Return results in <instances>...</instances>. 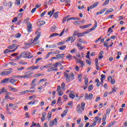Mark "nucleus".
<instances>
[{
	"label": "nucleus",
	"mask_w": 127,
	"mask_h": 127,
	"mask_svg": "<svg viewBox=\"0 0 127 127\" xmlns=\"http://www.w3.org/2000/svg\"><path fill=\"white\" fill-rule=\"evenodd\" d=\"M85 106H86V104L84 102H82L81 103V106L80 104L77 105V113H79V114H81L82 112V111H84L85 108Z\"/></svg>",
	"instance_id": "obj_1"
},
{
	"label": "nucleus",
	"mask_w": 127,
	"mask_h": 127,
	"mask_svg": "<svg viewBox=\"0 0 127 127\" xmlns=\"http://www.w3.org/2000/svg\"><path fill=\"white\" fill-rule=\"evenodd\" d=\"M12 68H9V71H4L1 72L0 75L1 76H7V75H10V74H11L12 73Z\"/></svg>",
	"instance_id": "obj_2"
},
{
	"label": "nucleus",
	"mask_w": 127,
	"mask_h": 127,
	"mask_svg": "<svg viewBox=\"0 0 127 127\" xmlns=\"http://www.w3.org/2000/svg\"><path fill=\"white\" fill-rule=\"evenodd\" d=\"M73 40H76V35H77V37H82V36H83V33H78L77 31H74L73 32Z\"/></svg>",
	"instance_id": "obj_3"
},
{
	"label": "nucleus",
	"mask_w": 127,
	"mask_h": 127,
	"mask_svg": "<svg viewBox=\"0 0 127 127\" xmlns=\"http://www.w3.org/2000/svg\"><path fill=\"white\" fill-rule=\"evenodd\" d=\"M27 30L28 32H31L32 31V24H31L30 22L27 23Z\"/></svg>",
	"instance_id": "obj_4"
},
{
	"label": "nucleus",
	"mask_w": 127,
	"mask_h": 127,
	"mask_svg": "<svg viewBox=\"0 0 127 127\" xmlns=\"http://www.w3.org/2000/svg\"><path fill=\"white\" fill-rule=\"evenodd\" d=\"M57 118H55L53 121H51L49 123V127H53V126H57Z\"/></svg>",
	"instance_id": "obj_5"
},
{
	"label": "nucleus",
	"mask_w": 127,
	"mask_h": 127,
	"mask_svg": "<svg viewBox=\"0 0 127 127\" xmlns=\"http://www.w3.org/2000/svg\"><path fill=\"white\" fill-rule=\"evenodd\" d=\"M40 36H41V33L39 32L36 37L34 39L33 42H32V44L34 43V42H37L38 39L40 38Z\"/></svg>",
	"instance_id": "obj_6"
},
{
	"label": "nucleus",
	"mask_w": 127,
	"mask_h": 127,
	"mask_svg": "<svg viewBox=\"0 0 127 127\" xmlns=\"http://www.w3.org/2000/svg\"><path fill=\"white\" fill-rule=\"evenodd\" d=\"M64 76L66 77V82H69L70 80V78H71V76L69 74H68V73L64 72Z\"/></svg>",
	"instance_id": "obj_7"
},
{
	"label": "nucleus",
	"mask_w": 127,
	"mask_h": 127,
	"mask_svg": "<svg viewBox=\"0 0 127 127\" xmlns=\"http://www.w3.org/2000/svg\"><path fill=\"white\" fill-rule=\"evenodd\" d=\"M10 78H6L2 80L0 82V84H4L5 83H8L9 82Z\"/></svg>",
	"instance_id": "obj_8"
},
{
	"label": "nucleus",
	"mask_w": 127,
	"mask_h": 127,
	"mask_svg": "<svg viewBox=\"0 0 127 127\" xmlns=\"http://www.w3.org/2000/svg\"><path fill=\"white\" fill-rule=\"evenodd\" d=\"M98 4H99V2H95V3H94L93 4L91 5L90 6V9H93V8H95V7H96V6H97Z\"/></svg>",
	"instance_id": "obj_9"
},
{
	"label": "nucleus",
	"mask_w": 127,
	"mask_h": 127,
	"mask_svg": "<svg viewBox=\"0 0 127 127\" xmlns=\"http://www.w3.org/2000/svg\"><path fill=\"white\" fill-rule=\"evenodd\" d=\"M74 92L73 91H70V94L69 95V98L71 99H74L75 98Z\"/></svg>",
	"instance_id": "obj_10"
},
{
	"label": "nucleus",
	"mask_w": 127,
	"mask_h": 127,
	"mask_svg": "<svg viewBox=\"0 0 127 127\" xmlns=\"http://www.w3.org/2000/svg\"><path fill=\"white\" fill-rule=\"evenodd\" d=\"M70 40H71V42H74V41H75V40H74V35H72V37L68 38L66 40V42H68V41H70Z\"/></svg>",
	"instance_id": "obj_11"
},
{
	"label": "nucleus",
	"mask_w": 127,
	"mask_h": 127,
	"mask_svg": "<svg viewBox=\"0 0 127 127\" xmlns=\"http://www.w3.org/2000/svg\"><path fill=\"white\" fill-rule=\"evenodd\" d=\"M0 93L5 94V93H7V90L5 89V88L3 87L1 89H0Z\"/></svg>",
	"instance_id": "obj_12"
},
{
	"label": "nucleus",
	"mask_w": 127,
	"mask_h": 127,
	"mask_svg": "<svg viewBox=\"0 0 127 127\" xmlns=\"http://www.w3.org/2000/svg\"><path fill=\"white\" fill-rule=\"evenodd\" d=\"M21 57L23 58H27V53L25 52H23L21 54Z\"/></svg>",
	"instance_id": "obj_13"
},
{
	"label": "nucleus",
	"mask_w": 127,
	"mask_h": 127,
	"mask_svg": "<svg viewBox=\"0 0 127 127\" xmlns=\"http://www.w3.org/2000/svg\"><path fill=\"white\" fill-rule=\"evenodd\" d=\"M39 68V65L38 66H32L30 67H28L27 68L28 70H30V69H32V70H35V69H38Z\"/></svg>",
	"instance_id": "obj_14"
},
{
	"label": "nucleus",
	"mask_w": 127,
	"mask_h": 127,
	"mask_svg": "<svg viewBox=\"0 0 127 127\" xmlns=\"http://www.w3.org/2000/svg\"><path fill=\"white\" fill-rule=\"evenodd\" d=\"M106 10H107V8H105L104 9H103L102 10H101L100 11L97 12L96 13V14L98 15V14H102L103 13H104V12H105V11H106Z\"/></svg>",
	"instance_id": "obj_15"
},
{
	"label": "nucleus",
	"mask_w": 127,
	"mask_h": 127,
	"mask_svg": "<svg viewBox=\"0 0 127 127\" xmlns=\"http://www.w3.org/2000/svg\"><path fill=\"white\" fill-rule=\"evenodd\" d=\"M72 19H73L74 20H80V18L78 17H69L67 19V21H69V20H71Z\"/></svg>",
	"instance_id": "obj_16"
},
{
	"label": "nucleus",
	"mask_w": 127,
	"mask_h": 127,
	"mask_svg": "<svg viewBox=\"0 0 127 127\" xmlns=\"http://www.w3.org/2000/svg\"><path fill=\"white\" fill-rule=\"evenodd\" d=\"M94 122H96L97 123V122H99V123L102 121V118H99V117L97 116L94 118Z\"/></svg>",
	"instance_id": "obj_17"
},
{
	"label": "nucleus",
	"mask_w": 127,
	"mask_h": 127,
	"mask_svg": "<svg viewBox=\"0 0 127 127\" xmlns=\"http://www.w3.org/2000/svg\"><path fill=\"white\" fill-rule=\"evenodd\" d=\"M55 11V9L53 8L52 11H50L48 13V15H50V17H51L52 16V14L54 13V12Z\"/></svg>",
	"instance_id": "obj_18"
},
{
	"label": "nucleus",
	"mask_w": 127,
	"mask_h": 127,
	"mask_svg": "<svg viewBox=\"0 0 127 127\" xmlns=\"http://www.w3.org/2000/svg\"><path fill=\"white\" fill-rule=\"evenodd\" d=\"M97 26H98V23H97V21H95V24L93 26V27L89 29L90 31H92V30H94V29H96L97 28Z\"/></svg>",
	"instance_id": "obj_19"
},
{
	"label": "nucleus",
	"mask_w": 127,
	"mask_h": 127,
	"mask_svg": "<svg viewBox=\"0 0 127 127\" xmlns=\"http://www.w3.org/2000/svg\"><path fill=\"white\" fill-rule=\"evenodd\" d=\"M56 57L57 58V59L63 58V57H64V54L57 55Z\"/></svg>",
	"instance_id": "obj_20"
},
{
	"label": "nucleus",
	"mask_w": 127,
	"mask_h": 127,
	"mask_svg": "<svg viewBox=\"0 0 127 127\" xmlns=\"http://www.w3.org/2000/svg\"><path fill=\"white\" fill-rule=\"evenodd\" d=\"M17 81V80L13 78H10L9 82L11 83V84H15V82Z\"/></svg>",
	"instance_id": "obj_21"
},
{
	"label": "nucleus",
	"mask_w": 127,
	"mask_h": 127,
	"mask_svg": "<svg viewBox=\"0 0 127 127\" xmlns=\"http://www.w3.org/2000/svg\"><path fill=\"white\" fill-rule=\"evenodd\" d=\"M113 11H114V9L110 8L105 12V15L108 14V13H109V12H113Z\"/></svg>",
	"instance_id": "obj_22"
},
{
	"label": "nucleus",
	"mask_w": 127,
	"mask_h": 127,
	"mask_svg": "<svg viewBox=\"0 0 127 127\" xmlns=\"http://www.w3.org/2000/svg\"><path fill=\"white\" fill-rule=\"evenodd\" d=\"M103 54H104V51H101L99 54V59H102V58H103V57H104L103 56Z\"/></svg>",
	"instance_id": "obj_23"
},
{
	"label": "nucleus",
	"mask_w": 127,
	"mask_h": 127,
	"mask_svg": "<svg viewBox=\"0 0 127 127\" xmlns=\"http://www.w3.org/2000/svg\"><path fill=\"white\" fill-rule=\"evenodd\" d=\"M9 108H13V110H15V109H16V108H17V106H15L12 103H10L9 104Z\"/></svg>",
	"instance_id": "obj_24"
},
{
	"label": "nucleus",
	"mask_w": 127,
	"mask_h": 127,
	"mask_svg": "<svg viewBox=\"0 0 127 127\" xmlns=\"http://www.w3.org/2000/svg\"><path fill=\"white\" fill-rule=\"evenodd\" d=\"M64 1H65V3H67L66 5H65L66 6H70V2H71L70 0H64Z\"/></svg>",
	"instance_id": "obj_25"
},
{
	"label": "nucleus",
	"mask_w": 127,
	"mask_h": 127,
	"mask_svg": "<svg viewBox=\"0 0 127 127\" xmlns=\"http://www.w3.org/2000/svg\"><path fill=\"white\" fill-rule=\"evenodd\" d=\"M16 44H13L12 46L10 45L9 46H8V48L9 49H13V48H14V47H15V46H16Z\"/></svg>",
	"instance_id": "obj_26"
},
{
	"label": "nucleus",
	"mask_w": 127,
	"mask_h": 127,
	"mask_svg": "<svg viewBox=\"0 0 127 127\" xmlns=\"http://www.w3.org/2000/svg\"><path fill=\"white\" fill-rule=\"evenodd\" d=\"M93 98V94L89 93L88 96L87 97V100H92Z\"/></svg>",
	"instance_id": "obj_27"
},
{
	"label": "nucleus",
	"mask_w": 127,
	"mask_h": 127,
	"mask_svg": "<svg viewBox=\"0 0 127 127\" xmlns=\"http://www.w3.org/2000/svg\"><path fill=\"white\" fill-rule=\"evenodd\" d=\"M67 113H68V110H64L63 112V114L61 115V117H62V118H64V117H65V116H66Z\"/></svg>",
	"instance_id": "obj_28"
},
{
	"label": "nucleus",
	"mask_w": 127,
	"mask_h": 127,
	"mask_svg": "<svg viewBox=\"0 0 127 127\" xmlns=\"http://www.w3.org/2000/svg\"><path fill=\"white\" fill-rule=\"evenodd\" d=\"M92 25V24H89L88 25H85L84 26H82L80 27V28H87L88 26H91Z\"/></svg>",
	"instance_id": "obj_29"
},
{
	"label": "nucleus",
	"mask_w": 127,
	"mask_h": 127,
	"mask_svg": "<svg viewBox=\"0 0 127 127\" xmlns=\"http://www.w3.org/2000/svg\"><path fill=\"white\" fill-rule=\"evenodd\" d=\"M77 63H79V64H81V67H83V66H84V63L83 62V61H81V60L78 59V60H77Z\"/></svg>",
	"instance_id": "obj_30"
},
{
	"label": "nucleus",
	"mask_w": 127,
	"mask_h": 127,
	"mask_svg": "<svg viewBox=\"0 0 127 127\" xmlns=\"http://www.w3.org/2000/svg\"><path fill=\"white\" fill-rule=\"evenodd\" d=\"M59 35V34L57 33H54L53 34L51 35L50 36V38H51V37H54V36H58Z\"/></svg>",
	"instance_id": "obj_31"
},
{
	"label": "nucleus",
	"mask_w": 127,
	"mask_h": 127,
	"mask_svg": "<svg viewBox=\"0 0 127 127\" xmlns=\"http://www.w3.org/2000/svg\"><path fill=\"white\" fill-rule=\"evenodd\" d=\"M94 88V85H93L92 84L91 85H90L88 87V91H92V90Z\"/></svg>",
	"instance_id": "obj_32"
},
{
	"label": "nucleus",
	"mask_w": 127,
	"mask_h": 127,
	"mask_svg": "<svg viewBox=\"0 0 127 127\" xmlns=\"http://www.w3.org/2000/svg\"><path fill=\"white\" fill-rule=\"evenodd\" d=\"M51 116H52V113L49 112L48 114V121H50V119H51Z\"/></svg>",
	"instance_id": "obj_33"
},
{
	"label": "nucleus",
	"mask_w": 127,
	"mask_h": 127,
	"mask_svg": "<svg viewBox=\"0 0 127 127\" xmlns=\"http://www.w3.org/2000/svg\"><path fill=\"white\" fill-rule=\"evenodd\" d=\"M58 12H56L54 13V17L56 19H57L58 18Z\"/></svg>",
	"instance_id": "obj_34"
},
{
	"label": "nucleus",
	"mask_w": 127,
	"mask_h": 127,
	"mask_svg": "<svg viewBox=\"0 0 127 127\" xmlns=\"http://www.w3.org/2000/svg\"><path fill=\"white\" fill-rule=\"evenodd\" d=\"M95 66L96 67L99 66V60H98V59H95Z\"/></svg>",
	"instance_id": "obj_35"
},
{
	"label": "nucleus",
	"mask_w": 127,
	"mask_h": 127,
	"mask_svg": "<svg viewBox=\"0 0 127 127\" xmlns=\"http://www.w3.org/2000/svg\"><path fill=\"white\" fill-rule=\"evenodd\" d=\"M84 83L85 85H88V83H89V79H88V78H85Z\"/></svg>",
	"instance_id": "obj_36"
},
{
	"label": "nucleus",
	"mask_w": 127,
	"mask_h": 127,
	"mask_svg": "<svg viewBox=\"0 0 127 127\" xmlns=\"http://www.w3.org/2000/svg\"><path fill=\"white\" fill-rule=\"evenodd\" d=\"M8 87L9 88V90H10V91H12V92H16V89L13 88L11 86H8Z\"/></svg>",
	"instance_id": "obj_37"
},
{
	"label": "nucleus",
	"mask_w": 127,
	"mask_h": 127,
	"mask_svg": "<svg viewBox=\"0 0 127 127\" xmlns=\"http://www.w3.org/2000/svg\"><path fill=\"white\" fill-rule=\"evenodd\" d=\"M25 74H27L29 76H30V78H31V75H33V72H30V71H28L25 72Z\"/></svg>",
	"instance_id": "obj_38"
},
{
	"label": "nucleus",
	"mask_w": 127,
	"mask_h": 127,
	"mask_svg": "<svg viewBox=\"0 0 127 127\" xmlns=\"http://www.w3.org/2000/svg\"><path fill=\"white\" fill-rule=\"evenodd\" d=\"M65 48H66L65 45L59 47V49H60V50H64Z\"/></svg>",
	"instance_id": "obj_39"
},
{
	"label": "nucleus",
	"mask_w": 127,
	"mask_h": 127,
	"mask_svg": "<svg viewBox=\"0 0 127 127\" xmlns=\"http://www.w3.org/2000/svg\"><path fill=\"white\" fill-rule=\"evenodd\" d=\"M20 36H21V34H20L19 33L16 34L15 35V37H16V38H19V37H20Z\"/></svg>",
	"instance_id": "obj_40"
},
{
	"label": "nucleus",
	"mask_w": 127,
	"mask_h": 127,
	"mask_svg": "<svg viewBox=\"0 0 127 127\" xmlns=\"http://www.w3.org/2000/svg\"><path fill=\"white\" fill-rule=\"evenodd\" d=\"M51 54H53V52H50L48 53L46 55V59H47V58H48V57H49V56H50Z\"/></svg>",
	"instance_id": "obj_41"
},
{
	"label": "nucleus",
	"mask_w": 127,
	"mask_h": 127,
	"mask_svg": "<svg viewBox=\"0 0 127 127\" xmlns=\"http://www.w3.org/2000/svg\"><path fill=\"white\" fill-rule=\"evenodd\" d=\"M107 119V115L104 114L103 117L102 122H105Z\"/></svg>",
	"instance_id": "obj_42"
},
{
	"label": "nucleus",
	"mask_w": 127,
	"mask_h": 127,
	"mask_svg": "<svg viewBox=\"0 0 127 127\" xmlns=\"http://www.w3.org/2000/svg\"><path fill=\"white\" fill-rule=\"evenodd\" d=\"M19 64H21L22 65H26V64H27V63L21 61L19 62Z\"/></svg>",
	"instance_id": "obj_43"
},
{
	"label": "nucleus",
	"mask_w": 127,
	"mask_h": 127,
	"mask_svg": "<svg viewBox=\"0 0 127 127\" xmlns=\"http://www.w3.org/2000/svg\"><path fill=\"white\" fill-rule=\"evenodd\" d=\"M47 81V79H45V78H43V79H41V80H40L39 81V83H42V82H45Z\"/></svg>",
	"instance_id": "obj_44"
},
{
	"label": "nucleus",
	"mask_w": 127,
	"mask_h": 127,
	"mask_svg": "<svg viewBox=\"0 0 127 127\" xmlns=\"http://www.w3.org/2000/svg\"><path fill=\"white\" fill-rule=\"evenodd\" d=\"M24 69V67L23 66H20V67H17L18 71H22Z\"/></svg>",
	"instance_id": "obj_45"
},
{
	"label": "nucleus",
	"mask_w": 127,
	"mask_h": 127,
	"mask_svg": "<svg viewBox=\"0 0 127 127\" xmlns=\"http://www.w3.org/2000/svg\"><path fill=\"white\" fill-rule=\"evenodd\" d=\"M73 57L72 56V55H71L70 54H69L68 55L66 56V59H69V60H71V58Z\"/></svg>",
	"instance_id": "obj_46"
},
{
	"label": "nucleus",
	"mask_w": 127,
	"mask_h": 127,
	"mask_svg": "<svg viewBox=\"0 0 127 127\" xmlns=\"http://www.w3.org/2000/svg\"><path fill=\"white\" fill-rule=\"evenodd\" d=\"M15 4H17L18 5H20V0H16L15 2Z\"/></svg>",
	"instance_id": "obj_47"
},
{
	"label": "nucleus",
	"mask_w": 127,
	"mask_h": 127,
	"mask_svg": "<svg viewBox=\"0 0 127 127\" xmlns=\"http://www.w3.org/2000/svg\"><path fill=\"white\" fill-rule=\"evenodd\" d=\"M42 59V58H37L36 60V64H37V63H38V62L40 61V60H41Z\"/></svg>",
	"instance_id": "obj_48"
},
{
	"label": "nucleus",
	"mask_w": 127,
	"mask_h": 127,
	"mask_svg": "<svg viewBox=\"0 0 127 127\" xmlns=\"http://www.w3.org/2000/svg\"><path fill=\"white\" fill-rule=\"evenodd\" d=\"M28 54V55H29L28 56H27V58H28V59H30L32 58V57H33V56H30V55H31V53H29Z\"/></svg>",
	"instance_id": "obj_49"
},
{
	"label": "nucleus",
	"mask_w": 127,
	"mask_h": 127,
	"mask_svg": "<svg viewBox=\"0 0 127 127\" xmlns=\"http://www.w3.org/2000/svg\"><path fill=\"white\" fill-rule=\"evenodd\" d=\"M62 89L64 90L65 89V83L63 82L61 84Z\"/></svg>",
	"instance_id": "obj_50"
},
{
	"label": "nucleus",
	"mask_w": 127,
	"mask_h": 127,
	"mask_svg": "<svg viewBox=\"0 0 127 127\" xmlns=\"http://www.w3.org/2000/svg\"><path fill=\"white\" fill-rule=\"evenodd\" d=\"M110 0H106L103 5H107L109 3Z\"/></svg>",
	"instance_id": "obj_51"
},
{
	"label": "nucleus",
	"mask_w": 127,
	"mask_h": 127,
	"mask_svg": "<svg viewBox=\"0 0 127 127\" xmlns=\"http://www.w3.org/2000/svg\"><path fill=\"white\" fill-rule=\"evenodd\" d=\"M9 52H10V50L7 49L4 51V54H6L7 53H9Z\"/></svg>",
	"instance_id": "obj_52"
},
{
	"label": "nucleus",
	"mask_w": 127,
	"mask_h": 127,
	"mask_svg": "<svg viewBox=\"0 0 127 127\" xmlns=\"http://www.w3.org/2000/svg\"><path fill=\"white\" fill-rule=\"evenodd\" d=\"M90 30L89 29V30H87L86 31H84L82 33V35L83 34H88V33H89L90 32Z\"/></svg>",
	"instance_id": "obj_53"
},
{
	"label": "nucleus",
	"mask_w": 127,
	"mask_h": 127,
	"mask_svg": "<svg viewBox=\"0 0 127 127\" xmlns=\"http://www.w3.org/2000/svg\"><path fill=\"white\" fill-rule=\"evenodd\" d=\"M49 67H51V64H49L44 66V68H49Z\"/></svg>",
	"instance_id": "obj_54"
},
{
	"label": "nucleus",
	"mask_w": 127,
	"mask_h": 127,
	"mask_svg": "<svg viewBox=\"0 0 127 127\" xmlns=\"http://www.w3.org/2000/svg\"><path fill=\"white\" fill-rule=\"evenodd\" d=\"M110 113H111V109L108 108L106 111V114L107 115H110Z\"/></svg>",
	"instance_id": "obj_55"
},
{
	"label": "nucleus",
	"mask_w": 127,
	"mask_h": 127,
	"mask_svg": "<svg viewBox=\"0 0 127 127\" xmlns=\"http://www.w3.org/2000/svg\"><path fill=\"white\" fill-rule=\"evenodd\" d=\"M85 62L86 63H87V64H88L89 66L91 65V63H92V62L88 60H86L85 61Z\"/></svg>",
	"instance_id": "obj_56"
},
{
	"label": "nucleus",
	"mask_w": 127,
	"mask_h": 127,
	"mask_svg": "<svg viewBox=\"0 0 127 127\" xmlns=\"http://www.w3.org/2000/svg\"><path fill=\"white\" fill-rule=\"evenodd\" d=\"M58 64H59L58 63H56V64H53V66L55 68H57V67H58Z\"/></svg>",
	"instance_id": "obj_57"
},
{
	"label": "nucleus",
	"mask_w": 127,
	"mask_h": 127,
	"mask_svg": "<svg viewBox=\"0 0 127 127\" xmlns=\"http://www.w3.org/2000/svg\"><path fill=\"white\" fill-rule=\"evenodd\" d=\"M36 101H31V102H29L28 103V105H34L35 104V102H36Z\"/></svg>",
	"instance_id": "obj_58"
},
{
	"label": "nucleus",
	"mask_w": 127,
	"mask_h": 127,
	"mask_svg": "<svg viewBox=\"0 0 127 127\" xmlns=\"http://www.w3.org/2000/svg\"><path fill=\"white\" fill-rule=\"evenodd\" d=\"M82 75H78V81H79V82H82Z\"/></svg>",
	"instance_id": "obj_59"
},
{
	"label": "nucleus",
	"mask_w": 127,
	"mask_h": 127,
	"mask_svg": "<svg viewBox=\"0 0 127 127\" xmlns=\"http://www.w3.org/2000/svg\"><path fill=\"white\" fill-rule=\"evenodd\" d=\"M77 47H80V49H83L84 48V47L81 46V45H80L79 44H77Z\"/></svg>",
	"instance_id": "obj_60"
},
{
	"label": "nucleus",
	"mask_w": 127,
	"mask_h": 127,
	"mask_svg": "<svg viewBox=\"0 0 127 127\" xmlns=\"http://www.w3.org/2000/svg\"><path fill=\"white\" fill-rule=\"evenodd\" d=\"M67 105L68 106H70V107H71V106H72L73 105V102L72 101H69L67 103Z\"/></svg>",
	"instance_id": "obj_61"
},
{
	"label": "nucleus",
	"mask_w": 127,
	"mask_h": 127,
	"mask_svg": "<svg viewBox=\"0 0 127 127\" xmlns=\"http://www.w3.org/2000/svg\"><path fill=\"white\" fill-rule=\"evenodd\" d=\"M45 23V22L44 21H40V25H44Z\"/></svg>",
	"instance_id": "obj_62"
},
{
	"label": "nucleus",
	"mask_w": 127,
	"mask_h": 127,
	"mask_svg": "<svg viewBox=\"0 0 127 127\" xmlns=\"http://www.w3.org/2000/svg\"><path fill=\"white\" fill-rule=\"evenodd\" d=\"M58 95H59V96H62L63 95V92L59 91L58 93Z\"/></svg>",
	"instance_id": "obj_63"
},
{
	"label": "nucleus",
	"mask_w": 127,
	"mask_h": 127,
	"mask_svg": "<svg viewBox=\"0 0 127 127\" xmlns=\"http://www.w3.org/2000/svg\"><path fill=\"white\" fill-rule=\"evenodd\" d=\"M17 21V17H15L12 20V22H16V21Z\"/></svg>",
	"instance_id": "obj_64"
}]
</instances>
